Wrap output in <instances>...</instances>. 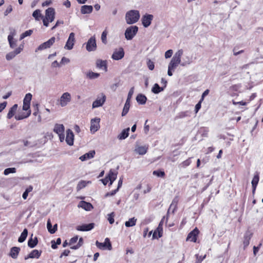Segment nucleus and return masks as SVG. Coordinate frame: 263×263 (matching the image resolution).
Here are the masks:
<instances>
[{"mask_svg":"<svg viewBox=\"0 0 263 263\" xmlns=\"http://www.w3.org/2000/svg\"><path fill=\"white\" fill-rule=\"evenodd\" d=\"M201 102H202V101L200 100V101L196 105V106H195L196 113H197L198 111V110L200 109Z\"/></svg>","mask_w":263,"mask_h":263,"instance_id":"338daca9","label":"nucleus"},{"mask_svg":"<svg viewBox=\"0 0 263 263\" xmlns=\"http://www.w3.org/2000/svg\"><path fill=\"white\" fill-rule=\"evenodd\" d=\"M154 18L152 14H146L144 15L141 19L142 23L144 27H148L151 24L152 21Z\"/></svg>","mask_w":263,"mask_h":263,"instance_id":"f8f14e48","label":"nucleus"},{"mask_svg":"<svg viewBox=\"0 0 263 263\" xmlns=\"http://www.w3.org/2000/svg\"><path fill=\"white\" fill-rule=\"evenodd\" d=\"M95 224L90 223L89 224H83L81 226L77 227L76 229L80 231H88L92 230L94 228Z\"/></svg>","mask_w":263,"mask_h":263,"instance_id":"dca6fc26","label":"nucleus"},{"mask_svg":"<svg viewBox=\"0 0 263 263\" xmlns=\"http://www.w3.org/2000/svg\"><path fill=\"white\" fill-rule=\"evenodd\" d=\"M134 87H133L130 89V90L128 92L127 100H130V99L132 97V96L134 93Z\"/></svg>","mask_w":263,"mask_h":263,"instance_id":"052dcab7","label":"nucleus"},{"mask_svg":"<svg viewBox=\"0 0 263 263\" xmlns=\"http://www.w3.org/2000/svg\"><path fill=\"white\" fill-rule=\"evenodd\" d=\"M97 247L101 250H108L112 249L111 244L108 238H106L104 242H100L98 241L96 242Z\"/></svg>","mask_w":263,"mask_h":263,"instance_id":"20e7f679","label":"nucleus"},{"mask_svg":"<svg viewBox=\"0 0 263 263\" xmlns=\"http://www.w3.org/2000/svg\"><path fill=\"white\" fill-rule=\"evenodd\" d=\"M37 242L38 240L37 237H35L34 239L31 237L28 241V246L30 248H33L37 245Z\"/></svg>","mask_w":263,"mask_h":263,"instance_id":"2f4dec72","label":"nucleus"},{"mask_svg":"<svg viewBox=\"0 0 263 263\" xmlns=\"http://www.w3.org/2000/svg\"><path fill=\"white\" fill-rule=\"evenodd\" d=\"M70 253V251L68 250H65L64 252L61 254V256H60V258H62L63 256H67L69 255Z\"/></svg>","mask_w":263,"mask_h":263,"instance_id":"774afa93","label":"nucleus"},{"mask_svg":"<svg viewBox=\"0 0 263 263\" xmlns=\"http://www.w3.org/2000/svg\"><path fill=\"white\" fill-rule=\"evenodd\" d=\"M47 227L48 230L50 232V233L54 234L55 233V229H52V224H51L50 219H48V220L47 221Z\"/></svg>","mask_w":263,"mask_h":263,"instance_id":"09e8293b","label":"nucleus"},{"mask_svg":"<svg viewBox=\"0 0 263 263\" xmlns=\"http://www.w3.org/2000/svg\"><path fill=\"white\" fill-rule=\"evenodd\" d=\"M158 233V238H160L162 236L163 228L161 226H158L156 230Z\"/></svg>","mask_w":263,"mask_h":263,"instance_id":"6e6d98bb","label":"nucleus"},{"mask_svg":"<svg viewBox=\"0 0 263 263\" xmlns=\"http://www.w3.org/2000/svg\"><path fill=\"white\" fill-rule=\"evenodd\" d=\"M118 192V189H116L115 190L112 191L111 192L107 193L105 194V197H108L109 196H113Z\"/></svg>","mask_w":263,"mask_h":263,"instance_id":"69168bd1","label":"nucleus"},{"mask_svg":"<svg viewBox=\"0 0 263 263\" xmlns=\"http://www.w3.org/2000/svg\"><path fill=\"white\" fill-rule=\"evenodd\" d=\"M78 240V236H74V237L71 238L70 239V240H69V245H73L74 243L77 242Z\"/></svg>","mask_w":263,"mask_h":263,"instance_id":"13d9d810","label":"nucleus"},{"mask_svg":"<svg viewBox=\"0 0 263 263\" xmlns=\"http://www.w3.org/2000/svg\"><path fill=\"white\" fill-rule=\"evenodd\" d=\"M136 100L139 104L143 105L145 104L147 98L144 95L139 94L136 97Z\"/></svg>","mask_w":263,"mask_h":263,"instance_id":"c85d7f7f","label":"nucleus"},{"mask_svg":"<svg viewBox=\"0 0 263 263\" xmlns=\"http://www.w3.org/2000/svg\"><path fill=\"white\" fill-rule=\"evenodd\" d=\"M16 172V168L14 167L7 168L4 170V174L8 175L10 173H15Z\"/></svg>","mask_w":263,"mask_h":263,"instance_id":"c03bdc74","label":"nucleus"},{"mask_svg":"<svg viewBox=\"0 0 263 263\" xmlns=\"http://www.w3.org/2000/svg\"><path fill=\"white\" fill-rule=\"evenodd\" d=\"M115 215L114 212H112L108 215V220L110 224H112L114 222Z\"/></svg>","mask_w":263,"mask_h":263,"instance_id":"5fc2aeb1","label":"nucleus"},{"mask_svg":"<svg viewBox=\"0 0 263 263\" xmlns=\"http://www.w3.org/2000/svg\"><path fill=\"white\" fill-rule=\"evenodd\" d=\"M138 31L137 26H132L126 28L125 31V37L127 40H132Z\"/></svg>","mask_w":263,"mask_h":263,"instance_id":"7ed1b4c3","label":"nucleus"},{"mask_svg":"<svg viewBox=\"0 0 263 263\" xmlns=\"http://www.w3.org/2000/svg\"><path fill=\"white\" fill-rule=\"evenodd\" d=\"M96 66L99 68H103L105 71L107 70V62L106 60H97L96 61Z\"/></svg>","mask_w":263,"mask_h":263,"instance_id":"4be33fe9","label":"nucleus"},{"mask_svg":"<svg viewBox=\"0 0 263 263\" xmlns=\"http://www.w3.org/2000/svg\"><path fill=\"white\" fill-rule=\"evenodd\" d=\"M199 231L198 229L196 228L192 231H191L187 235L186 240H189L193 242H196L197 239V236L198 235Z\"/></svg>","mask_w":263,"mask_h":263,"instance_id":"2eb2a0df","label":"nucleus"},{"mask_svg":"<svg viewBox=\"0 0 263 263\" xmlns=\"http://www.w3.org/2000/svg\"><path fill=\"white\" fill-rule=\"evenodd\" d=\"M130 107V100H127L125 103L122 112V116H125L128 112Z\"/></svg>","mask_w":263,"mask_h":263,"instance_id":"473e14b6","label":"nucleus"},{"mask_svg":"<svg viewBox=\"0 0 263 263\" xmlns=\"http://www.w3.org/2000/svg\"><path fill=\"white\" fill-rule=\"evenodd\" d=\"M106 100V96L105 95L102 93L101 97L99 98V97L97 98V99L93 101L92 105V108L99 107L103 105L104 103Z\"/></svg>","mask_w":263,"mask_h":263,"instance_id":"ddd939ff","label":"nucleus"},{"mask_svg":"<svg viewBox=\"0 0 263 263\" xmlns=\"http://www.w3.org/2000/svg\"><path fill=\"white\" fill-rule=\"evenodd\" d=\"M259 179V176L258 173H256V174L254 175L252 180V193L254 194L255 192L256 186L258 183Z\"/></svg>","mask_w":263,"mask_h":263,"instance_id":"5701e85b","label":"nucleus"},{"mask_svg":"<svg viewBox=\"0 0 263 263\" xmlns=\"http://www.w3.org/2000/svg\"><path fill=\"white\" fill-rule=\"evenodd\" d=\"M83 243V239L82 237L80 238L79 239L78 243L74 246H72L71 247V249L73 250H77L79 249L81 246H82Z\"/></svg>","mask_w":263,"mask_h":263,"instance_id":"37998d69","label":"nucleus"},{"mask_svg":"<svg viewBox=\"0 0 263 263\" xmlns=\"http://www.w3.org/2000/svg\"><path fill=\"white\" fill-rule=\"evenodd\" d=\"M154 175L157 176L158 177H163L165 175V173L163 171H154L153 173Z\"/></svg>","mask_w":263,"mask_h":263,"instance_id":"864d4df0","label":"nucleus"},{"mask_svg":"<svg viewBox=\"0 0 263 263\" xmlns=\"http://www.w3.org/2000/svg\"><path fill=\"white\" fill-rule=\"evenodd\" d=\"M173 51L172 49L168 50L165 53V58L166 59L170 58L172 57Z\"/></svg>","mask_w":263,"mask_h":263,"instance_id":"bf43d9fd","label":"nucleus"},{"mask_svg":"<svg viewBox=\"0 0 263 263\" xmlns=\"http://www.w3.org/2000/svg\"><path fill=\"white\" fill-rule=\"evenodd\" d=\"M55 38L54 37H52L47 41L42 43L37 48L35 51L37 50H42L43 49H45L48 48H50L55 42Z\"/></svg>","mask_w":263,"mask_h":263,"instance_id":"9d476101","label":"nucleus"},{"mask_svg":"<svg viewBox=\"0 0 263 263\" xmlns=\"http://www.w3.org/2000/svg\"><path fill=\"white\" fill-rule=\"evenodd\" d=\"M42 253V251H38L37 250H33L27 256L25 257V259L27 260L29 258H39Z\"/></svg>","mask_w":263,"mask_h":263,"instance_id":"6ab92c4d","label":"nucleus"},{"mask_svg":"<svg viewBox=\"0 0 263 263\" xmlns=\"http://www.w3.org/2000/svg\"><path fill=\"white\" fill-rule=\"evenodd\" d=\"M78 206L79 208H82L86 211H90L92 209H93V206L91 203L84 201H80Z\"/></svg>","mask_w":263,"mask_h":263,"instance_id":"aec40b11","label":"nucleus"},{"mask_svg":"<svg viewBox=\"0 0 263 263\" xmlns=\"http://www.w3.org/2000/svg\"><path fill=\"white\" fill-rule=\"evenodd\" d=\"M33 32V31L32 30H28L26 31L25 32L23 33L20 36V40H22L24 38L30 36Z\"/></svg>","mask_w":263,"mask_h":263,"instance_id":"a18cd8bd","label":"nucleus"},{"mask_svg":"<svg viewBox=\"0 0 263 263\" xmlns=\"http://www.w3.org/2000/svg\"><path fill=\"white\" fill-rule=\"evenodd\" d=\"M30 104L23 103V109L24 110H29Z\"/></svg>","mask_w":263,"mask_h":263,"instance_id":"0e129e2a","label":"nucleus"},{"mask_svg":"<svg viewBox=\"0 0 263 263\" xmlns=\"http://www.w3.org/2000/svg\"><path fill=\"white\" fill-rule=\"evenodd\" d=\"M13 34H9L8 36V40L11 48H14L16 46V41L13 40Z\"/></svg>","mask_w":263,"mask_h":263,"instance_id":"58836bf2","label":"nucleus"},{"mask_svg":"<svg viewBox=\"0 0 263 263\" xmlns=\"http://www.w3.org/2000/svg\"><path fill=\"white\" fill-rule=\"evenodd\" d=\"M71 99V95L69 92H64L60 98V105L61 107H65L70 102Z\"/></svg>","mask_w":263,"mask_h":263,"instance_id":"0eeeda50","label":"nucleus"},{"mask_svg":"<svg viewBox=\"0 0 263 263\" xmlns=\"http://www.w3.org/2000/svg\"><path fill=\"white\" fill-rule=\"evenodd\" d=\"M53 131L58 134L61 142H63L65 138L64 133V126L63 124H56L54 126Z\"/></svg>","mask_w":263,"mask_h":263,"instance_id":"423d86ee","label":"nucleus"},{"mask_svg":"<svg viewBox=\"0 0 263 263\" xmlns=\"http://www.w3.org/2000/svg\"><path fill=\"white\" fill-rule=\"evenodd\" d=\"M196 263H201V261L205 258L206 255L204 256H199L198 255H196Z\"/></svg>","mask_w":263,"mask_h":263,"instance_id":"4d7b16f0","label":"nucleus"},{"mask_svg":"<svg viewBox=\"0 0 263 263\" xmlns=\"http://www.w3.org/2000/svg\"><path fill=\"white\" fill-rule=\"evenodd\" d=\"M183 50L179 49L175 53L168 64V67L169 69L174 70L179 64H181V58L183 55Z\"/></svg>","mask_w":263,"mask_h":263,"instance_id":"f257e3e1","label":"nucleus"},{"mask_svg":"<svg viewBox=\"0 0 263 263\" xmlns=\"http://www.w3.org/2000/svg\"><path fill=\"white\" fill-rule=\"evenodd\" d=\"M30 114H31V110H29L28 111V112H27V115H25L24 114H22L21 115H16L15 116V118L17 120H22V119H24L25 118L28 117L30 115Z\"/></svg>","mask_w":263,"mask_h":263,"instance_id":"a19ab883","label":"nucleus"},{"mask_svg":"<svg viewBox=\"0 0 263 263\" xmlns=\"http://www.w3.org/2000/svg\"><path fill=\"white\" fill-rule=\"evenodd\" d=\"M252 234L250 232L248 231L245 233V235L244 236V240L243 242L244 248H246L249 245L250 240Z\"/></svg>","mask_w":263,"mask_h":263,"instance_id":"bb28decb","label":"nucleus"},{"mask_svg":"<svg viewBox=\"0 0 263 263\" xmlns=\"http://www.w3.org/2000/svg\"><path fill=\"white\" fill-rule=\"evenodd\" d=\"M32 16L37 21H39L40 17H42V16H43L42 15V14H41V11L39 9H37V10H35L33 12Z\"/></svg>","mask_w":263,"mask_h":263,"instance_id":"79ce46f5","label":"nucleus"},{"mask_svg":"<svg viewBox=\"0 0 263 263\" xmlns=\"http://www.w3.org/2000/svg\"><path fill=\"white\" fill-rule=\"evenodd\" d=\"M178 202V198L175 197L173 199V200L168 210V213H169L170 212V211L172 210V212L174 213V211L176 210V209L177 208V205Z\"/></svg>","mask_w":263,"mask_h":263,"instance_id":"72a5a7b5","label":"nucleus"},{"mask_svg":"<svg viewBox=\"0 0 263 263\" xmlns=\"http://www.w3.org/2000/svg\"><path fill=\"white\" fill-rule=\"evenodd\" d=\"M93 10L92 6L84 5L81 7V12L82 14L90 13Z\"/></svg>","mask_w":263,"mask_h":263,"instance_id":"a878e982","label":"nucleus"},{"mask_svg":"<svg viewBox=\"0 0 263 263\" xmlns=\"http://www.w3.org/2000/svg\"><path fill=\"white\" fill-rule=\"evenodd\" d=\"M140 18L139 11L132 10L128 11L125 15V20L127 24H133L136 23Z\"/></svg>","mask_w":263,"mask_h":263,"instance_id":"f03ea898","label":"nucleus"},{"mask_svg":"<svg viewBox=\"0 0 263 263\" xmlns=\"http://www.w3.org/2000/svg\"><path fill=\"white\" fill-rule=\"evenodd\" d=\"M61 243V239L60 238H58L56 242L54 240L51 241V248L53 249L57 248V245H60Z\"/></svg>","mask_w":263,"mask_h":263,"instance_id":"8fccbe9b","label":"nucleus"},{"mask_svg":"<svg viewBox=\"0 0 263 263\" xmlns=\"http://www.w3.org/2000/svg\"><path fill=\"white\" fill-rule=\"evenodd\" d=\"M86 49L89 51H94L97 49V44L95 37L91 36L86 44Z\"/></svg>","mask_w":263,"mask_h":263,"instance_id":"39448f33","label":"nucleus"},{"mask_svg":"<svg viewBox=\"0 0 263 263\" xmlns=\"http://www.w3.org/2000/svg\"><path fill=\"white\" fill-rule=\"evenodd\" d=\"M87 185V182L85 181H81L79 182L77 186V189L78 191L81 190L82 189L85 187Z\"/></svg>","mask_w":263,"mask_h":263,"instance_id":"de8ad7c7","label":"nucleus"},{"mask_svg":"<svg viewBox=\"0 0 263 263\" xmlns=\"http://www.w3.org/2000/svg\"><path fill=\"white\" fill-rule=\"evenodd\" d=\"M17 108V104H14L12 106V107L10 109L8 114L7 118L8 119H11L16 112V111Z\"/></svg>","mask_w":263,"mask_h":263,"instance_id":"7c9ffc66","label":"nucleus"},{"mask_svg":"<svg viewBox=\"0 0 263 263\" xmlns=\"http://www.w3.org/2000/svg\"><path fill=\"white\" fill-rule=\"evenodd\" d=\"M20 250L21 249L19 247H13L11 249L9 255L12 258L16 259L17 258Z\"/></svg>","mask_w":263,"mask_h":263,"instance_id":"412c9836","label":"nucleus"},{"mask_svg":"<svg viewBox=\"0 0 263 263\" xmlns=\"http://www.w3.org/2000/svg\"><path fill=\"white\" fill-rule=\"evenodd\" d=\"M117 173L116 172H113L112 170H110L108 176V180L110 181V185H111L113 183V182L116 180L117 178Z\"/></svg>","mask_w":263,"mask_h":263,"instance_id":"cd10ccee","label":"nucleus"},{"mask_svg":"<svg viewBox=\"0 0 263 263\" xmlns=\"http://www.w3.org/2000/svg\"><path fill=\"white\" fill-rule=\"evenodd\" d=\"M192 62V57L189 55H186L182 59V62H181V65L182 66H185L187 65L190 64Z\"/></svg>","mask_w":263,"mask_h":263,"instance_id":"c756f323","label":"nucleus"},{"mask_svg":"<svg viewBox=\"0 0 263 263\" xmlns=\"http://www.w3.org/2000/svg\"><path fill=\"white\" fill-rule=\"evenodd\" d=\"M12 11V7L11 5H10L8 7L7 9L5 11V12H4L5 15H6V16L9 13L11 12Z\"/></svg>","mask_w":263,"mask_h":263,"instance_id":"e2e57ef3","label":"nucleus"},{"mask_svg":"<svg viewBox=\"0 0 263 263\" xmlns=\"http://www.w3.org/2000/svg\"><path fill=\"white\" fill-rule=\"evenodd\" d=\"M124 56V51L123 48L120 47L116 49L114 51L111 58L114 60H119L122 59Z\"/></svg>","mask_w":263,"mask_h":263,"instance_id":"1a4fd4ad","label":"nucleus"},{"mask_svg":"<svg viewBox=\"0 0 263 263\" xmlns=\"http://www.w3.org/2000/svg\"><path fill=\"white\" fill-rule=\"evenodd\" d=\"M147 66L151 70H153L155 67L154 62L149 59L147 61Z\"/></svg>","mask_w":263,"mask_h":263,"instance_id":"603ef678","label":"nucleus"},{"mask_svg":"<svg viewBox=\"0 0 263 263\" xmlns=\"http://www.w3.org/2000/svg\"><path fill=\"white\" fill-rule=\"evenodd\" d=\"M19 53V51H14L13 52H9L7 54L6 56V58L7 60H10L14 58L17 54Z\"/></svg>","mask_w":263,"mask_h":263,"instance_id":"ea45409f","label":"nucleus"},{"mask_svg":"<svg viewBox=\"0 0 263 263\" xmlns=\"http://www.w3.org/2000/svg\"><path fill=\"white\" fill-rule=\"evenodd\" d=\"M28 234V230L26 229H25L23 232L21 233V236L18 239V241L19 242H24L27 238Z\"/></svg>","mask_w":263,"mask_h":263,"instance_id":"e433bc0d","label":"nucleus"},{"mask_svg":"<svg viewBox=\"0 0 263 263\" xmlns=\"http://www.w3.org/2000/svg\"><path fill=\"white\" fill-rule=\"evenodd\" d=\"M96 152L94 150L90 151L88 153L85 154L84 155L80 157L79 159L82 161H84L94 157Z\"/></svg>","mask_w":263,"mask_h":263,"instance_id":"a211bd4d","label":"nucleus"},{"mask_svg":"<svg viewBox=\"0 0 263 263\" xmlns=\"http://www.w3.org/2000/svg\"><path fill=\"white\" fill-rule=\"evenodd\" d=\"M191 163V161L190 160V158L185 160L182 163V165L183 167H185L187 166H189L190 163Z\"/></svg>","mask_w":263,"mask_h":263,"instance_id":"680f3d73","label":"nucleus"},{"mask_svg":"<svg viewBox=\"0 0 263 263\" xmlns=\"http://www.w3.org/2000/svg\"><path fill=\"white\" fill-rule=\"evenodd\" d=\"M107 32L106 30H104L101 34V40L104 44L107 43Z\"/></svg>","mask_w":263,"mask_h":263,"instance_id":"3c124183","label":"nucleus"},{"mask_svg":"<svg viewBox=\"0 0 263 263\" xmlns=\"http://www.w3.org/2000/svg\"><path fill=\"white\" fill-rule=\"evenodd\" d=\"M86 76L89 79H97L100 76V74L89 71L86 73Z\"/></svg>","mask_w":263,"mask_h":263,"instance_id":"f704fd0d","label":"nucleus"},{"mask_svg":"<svg viewBox=\"0 0 263 263\" xmlns=\"http://www.w3.org/2000/svg\"><path fill=\"white\" fill-rule=\"evenodd\" d=\"M100 118H94L91 120V125L90 127V130L91 133L94 134L96 133L100 128Z\"/></svg>","mask_w":263,"mask_h":263,"instance_id":"9b49d317","label":"nucleus"},{"mask_svg":"<svg viewBox=\"0 0 263 263\" xmlns=\"http://www.w3.org/2000/svg\"><path fill=\"white\" fill-rule=\"evenodd\" d=\"M32 99V95L30 93H27L24 99L23 103L30 104Z\"/></svg>","mask_w":263,"mask_h":263,"instance_id":"49530a36","label":"nucleus"},{"mask_svg":"<svg viewBox=\"0 0 263 263\" xmlns=\"http://www.w3.org/2000/svg\"><path fill=\"white\" fill-rule=\"evenodd\" d=\"M129 128L128 127L123 129L120 134H119L117 138L119 140H123L126 138L129 135Z\"/></svg>","mask_w":263,"mask_h":263,"instance_id":"393cba45","label":"nucleus"},{"mask_svg":"<svg viewBox=\"0 0 263 263\" xmlns=\"http://www.w3.org/2000/svg\"><path fill=\"white\" fill-rule=\"evenodd\" d=\"M74 135L72 131L68 129L66 130V141L69 145L73 144Z\"/></svg>","mask_w":263,"mask_h":263,"instance_id":"f3484780","label":"nucleus"},{"mask_svg":"<svg viewBox=\"0 0 263 263\" xmlns=\"http://www.w3.org/2000/svg\"><path fill=\"white\" fill-rule=\"evenodd\" d=\"M75 41V34L73 32H71L69 34V37L66 42L64 48L67 50L72 49L73 48Z\"/></svg>","mask_w":263,"mask_h":263,"instance_id":"6e6552de","label":"nucleus"},{"mask_svg":"<svg viewBox=\"0 0 263 263\" xmlns=\"http://www.w3.org/2000/svg\"><path fill=\"white\" fill-rule=\"evenodd\" d=\"M55 17V11L53 8H48L45 11V18L50 22H52Z\"/></svg>","mask_w":263,"mask_h":263,"instance_id":"4468645a","label":"nucleus"},{"mask_svg":"<svg viewBox=\"0 0 263 263\" xmlns=\"http://www.w3.org/2000/svg\"><path fill=\"white\" fill-rule=\"evenodd\" d=\"M148 147L146 146H137L135 148V151L136 153L143 155L146 153Z\"/></svg>","mask_w":263,"mask_h":263,"instance_id":"b1692460","label":"nucleus"},{"mask_svg":"<svg viewBox=\"0 0 263 263\" xmlns=\"http://www.w3.org/2000/svg\"><path fill=\"white\" fill-rule=\"evenodd\" d=\"M137 219L135 217L130 218L128 221L125 222V226L126 227H133L136 225Z\"/></svg>","mask_w":263,"mask_h":263,"instance_id":"4c0bfd02","label":"nucleus"},{"mask_svg":"<svg viewBox=\"0 0 263 263\" xmlns=\"http://www.w3.org/2000/svg\"><path fill=\"white\" fill-rule=\"evenodd\" d=\"M163 89L164 88L163 87H160L157 83H156L154 85L152 89V91L155 94H157L161 91H162Z\"/></svg>","mask_w":263,"mask_h":263,"instance_id":"c9c22d12","label":"nucleus"}]
</instances>
